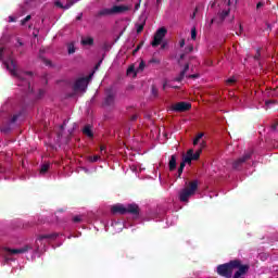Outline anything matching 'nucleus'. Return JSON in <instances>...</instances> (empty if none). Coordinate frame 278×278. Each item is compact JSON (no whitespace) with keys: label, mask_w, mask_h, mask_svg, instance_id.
Returning <instances> with one entry per match:
<instances>
[{"label":"nucleus","mask_w":278,"mask_h":278,"mask_svg":"<svg viewBox=\"0 0 278 278\" xmlns=\"http://www.w3.org/2000/svg\"><path fill=\"white\" fill-rule=\"evenodd\" d=\"M21 118V114H14L9 121L4 122L2 126L0 127V131L2 134H10L12 131V126L16 124V121Z\"/></svg>","instance_id":"6"},{"label":"nucleus","mask_w":278,"mask_h":278,"mask_svg":"<svg viewBox=\"0 0 278 278\" xmlns=\"http://www.w3.org/2000/svg\"><path fill=\"white\" fill-rule=\"evenodd\" d=\"M83 17H84V13H80L78 16H76V21H81Z\"/></svg>","instance_id":"49"},{"label":"nucleus","mask_w":278,"mask_h":278,"mask_svg":"<svg viewBox=\"0 0 278 278\" xmlns=\"http://www.w3.org/2000/svg\"><path fill=\"white\" fill-rule=\"evenodd\" d=\"M58 236H59L58 232L40 235V236H38L37 240H39V242H42V240H55L58 238Z\"/></svg>","instance_id":"17"},{"label":"nucleus","mask_w":278,"mask_h":278,"mask_svg":"<svg viewBox=\"0 0 278 278\" xmlns=\"http://www.w3.org/2000/svg\"><path fill=\"white\" fill-rule=\"evenodd\" d=\"M184 58H186V54L185 53L180 54V59L178 61L179 64H181V60H184Z\"/></svg>","instance_id":"50"},{"label":"nucleus","mask_w":278,"mask_h":278,"mask_svg":"<svg viewBox=\"0 0 278 278\" xmlns=\"http://www.w3.org/2000/svg\"><path fill=\"white\" fill-rule=\"evenodd\" d=\"M235 266H238V262H236V261H230L226 264L218 265L217 266V275H219V277L232 278Z\"/></svg>","instance_id":"3"},{"label":"nucleus","mask_w":278,"mask_h":278,"mask_svg":"<svg viewBox=\"0 0 278 278\" xmlns=\"http://www.w3.org/2000/svg\"><path fill=\"white\" fill-rule=\"evenodd\" d=\"M184 47H186V39H181V40L179 41V48H180V49H184Z\"/></svg>","instance_id":"40"},{"label":"nucleus","mask_w":278,"mask_h":278,"mask_svg":"<svg viewBox=\"0 0 278 278\" xmlns=\"http://www.w3.org/2000/svg\"><path fill=\"white\" fill-rule=\"evenodd\" d=\"M43 64H46V66H51V61L43 59Z\"/></svg>","instance_id":"45"},{"label":"nucleus","mask_w":278,"mask_h":278,"mask_svg":"<svg viewBox=\"0 0 278 278\" xmlns=\"http://www.w3.org/2000/svg\"><path fill=\"white\" fill-rule=\"evenodd\" d=\"M102 105L104 108H114L116 105V91H114V89H105V97Z\"/></svg>","instance_id":"4"},{"label":"nucleus","mask_w":278,"mask_h":278,"mask_svg":"<svg viewBox=\"0 0 278 278\" xmlns=\"http://www.w3.org/2000/svg\"><path fill=\"white\" fill-rule=\"evenodd\" d=\"M260 49L256 51V54L254 55V60H260L261 58Z\"/></svg>","instance_id":"43"},{"label":"nucleus","mask_w":278,"mask_h":278,"mask_svg":"<svg viewBox=\"0 0 278 278\" xmlns=\"http://www.w3.org/2000/svg\"><path fill=\"white\" fill-rule=\"evenodd\" d=\"M182 161H185V163H187L189 166H191L192 165V161L190 160V157L189 156H187L186 154L185 155H182Z\"/></svg>","instance_id":"30"},{"label":"nucleus","mask_w":278,"mask_h":278,"mask_svg":"<svg viewBox=\"0 0 278 278\" xmlns=\"http://www.w3.org/2000/svg\"><path fill=\"white\" fill-rule=\"evenodd\" d=\"M186 164L185 161L182 160L179 167H178V178H181V175L184 174V169L186 168Z\"/></svg>","instance_id":"25"},{"label":"nucleus","mask_w":278,"mask_h":278,"mask_svg":"<svg viewBox=\"0 0 278 278\" xmlns=\"http://www.w3.org/2000/svg\"><path fill=\"white\" fill-rule=\"evenodd\" d=\"M130 121H138V114H134L132 116H130Z\"/></svg>","instance_id":"46"},{"label":"nucleus","mask_w":278,"mask_h":278,"mask_svg":"<svg viewBox=\"0 0 278 278\" xmlns=\"http://www.w3.org/2000/svg\"><path fill=\"white\" fill-rule=\"evenodd\" d=\"M271 103H275V101L274 100H267L265 102V105H267V108H268L269 105H271Z\"/></svg>","instance_id":"47"},{"label":"nucleus","mask_w":278,"mask_h":278,"mask_svg":"<svg viewBox=\"0 0 278 278\" xmlns=\"http://www.w3.org/2000/svg\"><path fill=\"white\" fill-rule=\"evenodd\" d=\"M113 11L111 9H102L96 14V18H102V16H112Z\"/></svg>","instance_id":"18"},{"label":"nucleus","mask_w":278,"mask_h":278,"mask_svg":"<svg viewBox=\"0 0 278 278\" xmlns=\"http://www.w3.org/2000/svg\"><path fill=\"white\" fill-rule=\"evenodd\" d=\"M24 85L27 86V88H28V90H29V88H30L29 81H28V80H24Z\"/></svg>","instance_id":"52"},{"label":"nucleus","mask_w":278,"mask_h":278,"mask_svg":"<svg viewBox=\"0 0 278 278\" xmlns=\"http://www.w3.org/2000/svg\"><path fill=\"white\" fill-rule=\"evenodd\" d=\"M271 131H278V123L271 126Z\"/></svg>","instance_id":"44"},{"label":"nucleus","mask_w":278,"mask_h":278,"mask_svg":"<svg viewBox=\"0 0 278 278\" xmlns=\"http://www.w3.org/2000/svg\"><path fill=\"white\" fill-rule=\"evenodd\" d=\"M242 31H244V28L242 27V24L239 25V33L237 31V36H240V34H242Z\"/></svg>","instance_id":"42"},{"label":"nucleus","mask_w":278,"mask_h":278,"mask_svg":"<svg viewBox=\"0 0 278 278\" xmlns=\"http://www.w3.org/2000/svg\"><path fill=\"white\" fill-rule=\"evenodd\" d=\"M11 23H14V17L10 16Z\"/></svg>","instance_id":"61"},{"label":"nucleus","mask_w":278,"mask_h":278,"mask_svg":"<svg viewBox=\"0 0 278 278\" xmlns=\"http://www.w3.org/2000/svg\"><path fill=\"white\" fill-rule=\"evenodd\" d=\"M80 45H83V47H92V45H94V38L81 37Z\"/></svg>","instance_id":"20"},{"label":"nucleus","mask_w":278,"mask_h":278,"mask_svg":"<svg viewBox=\"0 0 278 278\" xmlns=\"http://www.w3.org/2000/svg\"><path fill=\"white\" fill-rule=\"evenodd\" d=\"M188 71H190V63L185 64L184 70L181 71V73H184L186 75L188 73Z\"/></svg>","instance_id":"33"},{"label":"nucleus","mask_w":278,"mask_h":278,"mask_svg":"<svg viewBox=\"0 0 278 278\" xmlns=\"http://www.w3.org/2000/svg\"><path fill=\"white\" fill-rule=\"evenodd\" d=\"M76 48H75V42H70L67 43V53L68 55H73V53H75Z\"/></svg>","instance_id":"23"},{"label":"nucleus","mask_w":278,"mask_h":278,"mask_svg":"<svg viewBox=\"0 0 278 278\" xmlns=\"http://www.w3.org/2000/svg\"><path fill=\"white\" fill-rule=\"evenodd\" d=\"M135 10H136V11L140 10V2H138V3L135 4Z\"/></svg>","instance_id":"51"},{"label":"nucleus","mask_w":278,"mask_h":278,"mask_svg":"<svg viewBox=\"0 0 278 278\" xmlns=\"http://www.w3.org/2000/svg\"><path fill=\"white\" fill-rule=\"evenodd\" d=\"M144 25H147L146 21L140 24H136L137 34H142V31L144 30Z\"/></svg>","instance_id":"24"},{"label":"nucleus","mask_w":278,"mask_h":278,"mask_svg":"<svg viewBox=\"0 0 278 278\" xmlns=\"http://www.w3.org/2000/svg\"><path fill=\"white\" fill-rule=\"evenodd\" d=\"M232 262H237V266L233 267V270H237L232 278H240L243 277V275H247L249 273V265H242V262L240 260H232Z\"/></svg>","instance_id":"7"},{"label":"nucleus","mask_w":278,"mask_h":278,"mask_svg":"<svg viewBox=\"0 0 278 278\" xmlns=\"http://www.w3.org/2000/svg\"><path fill=\"white\" fill-rule=\"evenodd\" d=\"M77 1L79 0H67L65 5H63L60 1H55L54 5H56V8H61L62 10H70V8H73Z\"/></svg>","instance_id":"16"},{"label":"nucleus","mask_w":278,"mask_h":278,"mask_svg":"<svg viewBox=\"0 0 278 278\" xmlns=\"http://www.w3.org/2000/svg\"><path fill=\"white\" fill-rule=\"evenodd\" d=\"M166 86H167V84L164 83V84H163V90H166Z\"/></svg>","instance_id":"59"},{"label":"nucleus","mask_w":278,"mask_h":278,"mask_svg":"<svg viewBox=\"0 0 278 278\" xmlns=\"http://www.w3.org/2000/svg\"><path fill=\"white\" fill-rule=\"evenodd\" d=\"M151 92H152V94H153L154 97H157V94H159V91H157V89L155 88V86H152Z\"/></svg>","instance_id":"37"},{"label":"nucleus","mask_w":278,"mask_h":278,"mask_svg":"<svg viewBox=\"0 0 278 278\" xmlns=\"http://www.w3.org/2000/svg\"><path fill=\"white\" fill-rule=\"evenodd\" d=\"M59 212H64V210L61 208V210H59Z\"/></svg>","instance_id":"64"},{"label":"nucleus","mask_w":278,"mask_h":278,"mask_svg":"<svg viewBox=\"0 0 278 278\" xmlns=\"http://www.w3.org/2000/svg\"><path fill=\"white\" fill-rule=\"evenodd\" d=\"M100 151H101V153H103V151H105V146H101Z\"/></svg>","instance_id":"55"},{"label":"nucleus","mask_w":278,"mask_h":278,"mask_svg":"<svg viewBox=\"0 0 278 278\" xmlns=\"http://www.w3.org/2000/svg\"><path fill=\"white\" fill-rule=\"evenodd\" d=\"M167 29L165 27H161L156 30V33L154 34V38L151 42L152 47H160V45H162V40H164V37L167 34Z\"/></svg>","instance_id":"8"},{"label":"nucleus","mask_w":278,"mask_h":278,"mask_svg":"<svg viewBox=\"0 0 278 278\" xmlns=\"http://www.w3.org/2000/svg\"><path fill=\"white\" fill-rule=\"evenodd\" d=\"M186 53H192V51H194V47L192 46H187L185 49Z\"/></svg>","instance_id":"35"},{"label":"nucleus","mask_w":278,"mask_h":278,"mask_svg":"<svg viewBox=\"0 0 278 278\" xmlns=\"http://www.w3.org/2000/svg\"><path fill=\"white\" fill-rule=\"evenodd\" d=\"M251 155H253L252 152H247L245 154H243V156L239 157L237 161H235L232 163V168L235 170H240V168H242V164H244V162H249V160H251Z\"/></svg>","instance_id":"11"},{"label":"nucleus","mask_w":278,"mask_h":278,"mask_svg":"<svg viewBox=\"0 0 278 278\" xmlns=\"http://www.w3.org/2000/svg\"><path fill=\"white\" fill-rule=\"evenodd\" d=\"M81 222V216L76 215L73 217V223H80Z\"/></svg>","instance_id":"38"},{"label":"nucleus","mask_w":278,"mask_h":278,"mask_svg":"<svg viewBox=\"0 0 278 278\" xmlns=\"http://www.w3.org/2000/svg\"><path fill=\"white\" fill-rule=\"evenodd\" d=\"M92 79V75L87 77L78 78L74 84V92H86V88H88V84Z\"/></svg>","instance_id":"5"},{"label":"nucleus","mask_w":278,"mask_h":278,"mask_svg":"<svg viewBox=\"0 0 278 278\" xmlns=\"http://www.w3.org/2000/svg\"><path fill=\"white\" fill-rule=\"evenodd\" d=\"M262 5H264V3L258 2V3L256 4V10H260V8H262Z\"/></svg>","instance_id":"53"},{"label":"nucleus","mask_w":278,"mask_h":278,"mask_svg":"<svg viewBox=\"0 0 278 278\" xmlns=\"http://www.w3.org/2000/svg\"><path fill=\"white\" fill-rule=\"evenodd\" d=\"M83 134L87 136V138H94V132H92V128L90 127V125H86L83 128Z\"/></svg>","instance_id":"21"},{"label":"nucleus","mask_w":278,"mask_h":278,"mask_svg":"<svg viewBox=\"0 0 278 278\" xmlns=\"http://www.w3.org/2000/svg\"><path fill=\"white\" fill-rule=\"evenodd\" d=\"M162 3V0H156V5H160Z\"/></svg>","instance_id":"60"},{"label":"nucleus","mask_w":278,"mask_h":278,"mask_svg":"<svg viewBox=\"0 0 278 278\" xmlns=\"http://www.w3.org/2000/svg\"><path fill=\"white\" fill-rule=\"evenodd\" d=\"M136 71V68L134 67V65H131L130 67H128L127 70V75H130V73H134Z\"/></svg>","instance_id":"41"},{"label":"nucleus","mask_w":278,"mask_h":278,"mask_svg":"<svg viewBox=\"0 0 278 278\" xmlns=\"http://www.w3.org/2000/svg\"><path fill=\"white\" fill-rule=\"evenodd\" d=\"M144 66H146L144 61H141V62L139 63V67H138V70H137V72H139V71H144Z\"/></svg>","instance_id":"36"},{"label":"nucleus","mask_w":278,"mask_h":278,"mask_svg":"<svg viewBox=\"0 0 278 278\" xmlns=\"http://www.w3.org/2000/svg\"><path fill=\"white\" fill-rule=\"evenodd\" d=\"M201 153H203L202 149H199L194 152V150L189 149L186 153V156L189 157L191 161L197 162L201 157Z\"/></svg>","instance_id":"14"},{"label":"nucleus","mask_w":278,"mask_h":278,"mask_svg":"<svg viewBox=\"0 0 278 278\" xmlns=\"http://www.w3.org/2000/svg\"><path fill=\"white\" fill-rule=\"evenodd\" d=\"M187 77H188V79H199V74H191Z\"/></svg>","instance_id":"39"},{"label":"nucleus","mask_w":278,"mask_h":278,"mask_svg":"<svg viewBox=\"0 0 278 278\" xmlns=\"http://www.w3.org/2000/svg\"><path fill=\"white\" fill-rule=\"evenodd\" d=\"M161 49H166V42L161 45Z\"/></svg>","instance_id":"56"},{"label":"nucleus","mask_w":278,"mask_h":278,"mask_svg":"<svg viewBox=\"0 0 278 278\" xmlns=\"http://www.w3.org/2000/svg\"><path fill=\"white\" fill-rule=\"evenodd\" d=\"M101 62H102V61H100V62L96 65V68H99V67L101 66Z\"/></svg>","instance_id":"58"},{"label":"nucleus","mask_w":278,"mask_h":278,"mask_svg":"<svg viewBox=\"0 0 278 278\" xmlns=\"http://www.w3.org/2000/svg\"><path fill=\"white\" fill-rule=\"evenodd\" d=\"M131 10V5H113L112 12L113 14H125V12H129Z\"/></svg>","instance_id":"15"},{"label":"nucleus","mask_w":278,"mask_h":278,"mask_svg":"<svg viewBox=\"0 0 278 278\" xmlns=\"http://www.w3.org/2000/svg\"><path fill=\"white\" fill-rule=\"evenodd\" d=\"M25 74H26V75H31V72H26Z\"/></svg>","instance_id":"62"},{"label":"nucleus","mask_w":278,"mask_h":278,"mask_svg":"<svg viewBox=\"0 0 278 278\" xmlns=\"http://www.w3.org/2000/svg\"><path fill=\"white\" fill-rule=\"evenodd\" d=\"M17 42H18L20 47H23V41H21V39H17Z\"/></svg>","instance_id":"57"},{"label":"nucleus","mask_w":278,"mask_h":278,"mask_svg":"<svg viewBox=\"0 0 278 278\" xmlns=\"http://www.w3.org/2000/svg\"><path fill=\"white\" fill-rule=\"evenodd\" d=\"M87 160L91 164H94V162H99V160H101V156L100 155L88 156Z\"/></svg>","instance_id":"26"},{"label":"nucleus","mask_w":278,"mask_h":278,"mask_svg":"<svg viewBox=\"0 0 278 278\" xmlns=\"http://www.w3.org/2000/svg\"><path fill=\"white\" fill-rule=\"evenodd\" d=\"M142 45L143 42L139 43L136 49L132 51V55H136V53H138L140 51V49H142Z\"/></svg>","instance_id":"32"},{"label":"nucleus","mask_w":278,"mask_h":278,"mask_svg":"<svg viewBox=\"0 0 278 278\" xmlns=\"http://www.w3.org/2000/svg\"><path fill=\"white\" fill-rule=\"evenodd\" d=\"M192 104L190 102L181 101L172 105V112H190Z\"/></svg>","instance_id":"9"},{"label":"nucleus","mask_w":278,"mask_h":278,"mask_svg":"<svg viewBox=\"0 0 278 278\" xmlns=\"http://www.w3.org/2000/svg\"><path fill=\"white\" fill-rule=\"evenodd\" d=\"M112 214H121L125 216V214H130L134 218L140 217V206L136 203L127 204L126 206L123 204H115L111 207Z\"/></svg>","instance_id":"1"},{"label":"nucleus","mask_w":278,"mask_h":278,"mask_svg":"<svg viewBox=\"0 0 278 278\" xmlns=\"http://www.w3.org/2000/svg\"><path fill=\"white\" fill-rule=\"evenodd\" d=\"M4 251L7 253H10V255H18V254H23V253H27L28 251H31V245H24L23 248H20V249L4 248Z\"/></svg>","instance_id":"12"},{"label":"nucleus","mask_w":278,"mask_h":278,"mask_svg":"<svg viewBox=\"0 0 278 278\" xmlns=\"http://www.w3.org/2000/svg\"><path fill=\"white\" fill-rule=\"evenodd\" d=\"M185 77H186V74H184V72H180L179 75L174 79V81L181 83L184 81Z\"/></svg>","instance_id":"27"},{"label":"nucleus","mask_w":278,"mask_h":278,"mask_svg":"<svg viewBox=\"0 0 278 278\" xmlns=\"http://www.w3.org/2000/svg\"><path fill=\"white\" fill-rule=\"evenodd\" d=\"M3 58V48H0V60Z\"/></svg>","instance_id":"54"},{"label":"nucleus","mask_w":278,"mask_h":278,"mask_svg":"<svg viewBox=\"0 0 278 278\" xmlns=\"http://www.w3.org/2000/svg\"><path fill=\"white\" fill-rule=\"evenodd\" d=\"M168 167H169L170 173H173V170L177 169V155L173 154L170 156L169 162H168Z\"/></svg>","instance_id":"19"},{"label":"nucleus","mask_w":278,"mask_h":278,"mask_svg":"<svg viewBox=\"0 0 278 278\" xmlns=\"http://www.w3.org/2000/svg\"><path fill=\"white\" fill-rule=\"evenodd\" d=\"M31 21V15H27L25 18L21 21L22 25H25L27 22Z\"/></svg>","instance_id":"34"},{"label":"nucleus","mask_w":278,"mask_h":278,"mask_svg":"<svg viewBox=\"0 0 278 278\" xmlns=\"http://www.w3.org/2000/svg\"><path fill=\"white\" fill-rule=\"evenodd\" d=\"M267 28L270 29V24H267Z\"/></svg>","instance_id":"63"},{"label":"nucleus","mask_w":278,"mask_h":278,"mask_svg":"<svg viewBox=\"0 0 278 278\" xmlns=\"http://www.w3.org/2000/svg\"><path fill=\"white\" fill-rule=\"evenodd\" d=\"M224 5H226V8L218 12V15L222 21H225V18H227V16H229V13L231 12V0H225Z\"/></svg>","instance_id":"13"},{"label":"nucleus","mask_w":278,"mask_h":278,"mask_svg":"<svg viewBox=\"0 0 278 278\" xmlns=\"http://www.w3.org/2000/svg\"><path fill=\"white\" fill-rule=\"evenodd\" d=\"M186 186L180 192H179V200L182 203H188L190 197H193V194L199 190V180H192L190 182H186Z\"/></svg>","instance_id":"2"},{"label":"nucleus","mask_w":278,"mask_h":278,"mask_svg":"<svg viewBox=\"0 0 278 278\" xmlns=\"http://www.w3.org/2000/svg\"><path fill=\"white\" fill-rule=\"evenodd\" d=\"M4 64L13 77H17V79H23L21 74H18L17 65H16V62L14 61V59H10Z\"/></svg>","instance_id":"10"},{"label":"nucleus","mask_w":278,"mask_h":278,"mask_svg":"<svg viewBox=\"0 0 278 278\" xmlns=\"http://www.w3.org/2000/svg\"><path fill=\"white\" fill-rule=\"evenodd\" d=\"M227 86H233L236 84V77H230L226 80Z\"/></svg>","instance_id":"29"},{"label":"nucleus","mask_w":278,"mask_h":278,"mask_svg":"<svg viewBox=\"0 0 278 278\" xmlns=\"http://www.w3.org/2000/svg\"><path fill=\"white\" fill-rule=\"evenodd\" d=\"M50 167L51 163H43L39 170L40 175H45L46 173H48Z\"/></svg>","instance_id":"22"},{"label":"nucleus","mask_w":278,"mask_h":278,"mask_svg":"<svg viewBox=\"0 0 278 278\" xmlns=\"http://www.w3.org/2000/svg\"><path fill=\"white\" fill-rule=\"evenodd\" d=\"M201 138H203V132L198 134L197 137L193 139L194 147L199 144V141L201 140Z\"/></svg>","instance_id":"28"},{"label":"nucleus","mask_w":278,"mask_h":278,"mask_svg":"<svg viewBox=\"0 0 278 278\" xmlns=\"http://www.w3.org/2000/svg\"><path fill=\"white\" fill-rule=\"evenodd\" d=\"M150 62L152 64H160V60H157V59H152V60H150Z\"/></svg>","instance_id":"48"},{"label":"nucleus","mask_w":278,"mask_h":278,"mask_svg":"<svg viewBox=\"0 0 278 278\" xmlns=\"http://www.w3.org/2000/svg\"><path fill=\"white\" fill-rule=\"evenodd\" d=\"M191 40H197V28L195 27H193L191 29Z\"/></svg>","instance_id":"31"}]
</instances>
